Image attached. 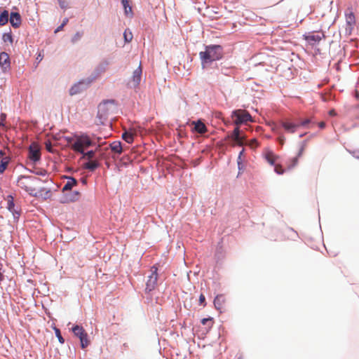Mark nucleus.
<instances>
[{"label":"nucleus","mask_w":359,"mask_h":359,"mask_svg":"<svg viewBox=\"0 0 359 359\" xmlns=\"http://www.w3.org/2000/svg\"><path fill=\"white\" fill-rule=\"evenodd\" d=\"M121 4L123 9L124 15L128 18H133V6L130 0H121Z\"/></svg>","instance_id":"obj_17"},{"label":"nucleus","mask_w":359,"mask_h":359,"mask_svg":"<svg viewBox=\"0 0 359 359\" xmlns=\"http://www.w3.org/2000/svg\"><path fill=\"white\" fill-rule=\"evenodd\" d=\"M67 345H68V348H69V353H68V355L69 358L71 357H75L76 356V348L73 346V347L72 348L70 346V344L69 343V341H67Z\"/></svg>","instance_id":"obj_43"},{"label":"nucleus","mask_w":359,"mask_h":359,"mask_svg":"<svg viewBox=\"0 0 359 359\" xmlns=\"http://www.w3.org/2000/svg\"><path fill=\"white\" fill-rule=\"evenodd\" d=\"M204 50L198 53L203 70L213 67L215 63H217L224 58V48L221 44L211 43L203 44Z\"/></svg>","instance_id":"obj_1"},{"label":"nucleus","mask_w":359,"mask_h":359,"mask_svg":"<svg viewBox=\"0 0 359 359\" xmlns=\"http://www.w3.org/2000/svg\"><path fill=\"white\" fill-rule=\"evenodd\" d=\"M263 158L271 166H273L275 168H276V159L279 158L280 157L276 155L272 151L269 150L267 153H263Z\"/></svg>","instance_id":"obj_19"},{"label":"nucleus","mask_w":359,"mask_h":359,"mask_svg":"<svg viewBox=\"0 0 359 359\" xmlns=\"http://www.w3.org/2000/svg\"><path fill=\"white\" fill-rule=\"evenodd\" d=\"M70 331L74 336L79 339L81 349H85L90 344V340L88 334L82 325L74 324L70 328Z\"/></svg>","instance_id":"obj_5"},{"label":"nucleus","mask_w":359,"mask_h":359,"mask_svg":"<svg viewBox=\"0 0 359 359\" xmlns=\"http://www.w3.org/2000/svg\"><path fill=\"white\" fill-rule=\"evenodd\" d=\"M10 21V13L3 7H0V27L6 25Z\"/></svg>","instance_id":"obj_20"},{"label":"nucleus","mask_w":359,"mask_h":359,"mask_svg":"<svg viewBox=\"0 0 359 359\" xmlns=\"http://www.w3.org/2000/svg\"><path fill=\"white\" fill-rule=\"evenodd\" d=\"M238 167L237 178H238L245 170V164L244 161H236Z\"/></svg>","instance_id":"obj_37"},{"label":"nucleus","mask_w":359,"mask_h":359,"mask_svg":"<svg viewBox=\"0 0 359 359\" xmlns=\"http://www.w3.org/2000/svg\"><path fill=\"white\" fill-rule=\"evenodd\" d=\"M95 73L92 74L86 79H81L78 81L75 82L69 89L68 92L69 95L73 96L81 93L83 90L88 88L92 82L96 79L97 75L100 74V70L97 67L95 69Z\"/></svg>","instance_id":"obj_4"},{"label":"nucleus","mask_w":359,"mask_h":359,"mask_svg":"<svg viewBox=\"0 0 359 359\" xmlns=\"http://www.w3.org/2000/svg\"><path fill=\"white\" fill-rule=\"evenodd\" d=\"M224 255L225 250L223 246V238H221L217 245L215 257L217 260H220L224 257Z\"/></svg>","instance_id":"obj_21"},{"label":"nucleus","mask_w":359,"mask_h":359,"mask_svg":"<svg viewBox=\"0 0 359 359\" xmlns=\"http://www.w3.org/2000/svg\"><path fill=\"white\" fill-rule=\"evenodd\" d=\"M41 198L43 200H46L50 198L51 196V191L50 189H47L46 188H41Z\"/></svg>","instance_id":"obj_39"},{"label":"nucleus","mask_w":359,"mask_h":359,"mask_svg":"<svg viewBox=\"0 0 359 359\" xmlns=\"http://www.w3.org/2000/svg\"><path fill=\"white\" fill-rule=\"evenodd\" d=\"M3 200H5L6 202H15L13 194L11 192H6V194L3 196Z\"/></svg>","instance_id":"obj_41"},{"label":"nucleus","mask_w":359,"mask_h":359,"mask_svg":"<svg viewBox=\"0 0 359 359\" xmlns=\"http://www.w3.org/2000/svg\"><path fill=\"white\" fill-rule=\"evenodd\" d=\"M191 123L193 125V127L191 128L192 133L204 134L208 130V127L205 125L202 118H199L192 121Z\"/></svg>","instance_id":"obj_12"},{"label":"nucleus","mask_w":359,"mask_h":359,"mask_svg":"<svg viewBox=\"0 0 359 359\" xmlns=\"http://www.w3.org/2000/svg\"><path fill=\"white\" fill-rule=\"evenodd\" d=\"M83 36V32L78 31L76 32L72 37L71 42L72 43H75L78 40H79Z\"/></svg>","instance_id":"obj_40"},{"label":"nucleus","mask_w":359,"mask_h":359,"mask_svg":"<svg viewBox=\"0 0 359 359\" xmlns=\"http://www.w3.org/2000/svg\"><path fill=\"white\" fill-rule=\"evenodd\" d=\"M25 190L32 196H34L36 195V194H34L36 190L35 188L25 186Z\"/></svg>","instance_id":"obj_51"},{"label":"nucleus","mask_w":359,"mask_h":359,"mask_svg":"<svg viewBox=\"0 0 359 359\" xmlns=\"http://www.w3.org/2000/svg\"><path fill=\"white\" fill-rule=\"evenodd\" d=\"M240 135V129L238 126L235 127L233 130H232V135L236 139H238Z\"/></svg>","instance_id":"obj_47"},{"label":"nucleus","mask_w":359,"mask_h":359,"mask_svg":"<svg viewBox=\"0 0 359 359\" xmlns=\"http://www.w3.org/2000/svg\"><path fill=\"white\" fill-rule=\"evenodd\" d=\"M151 274L148 276L146 283L145 293H150L155 290L158 283V267L153 265L151 267Z\"/></svg>","instance_id":"obj_8"},{"label":"nucleus","mask_w":359,"mask_h":359,"mask_svg":"<svg viewBox=\"0 0 359 359\" xmlns=\"http://www.w3.org/2000/svg\"><path fill=\"white\" fill-rule=\"evenodd\" d=\"M61 9L66 10L68 8V4L65 0H57Z\"/></svg>","instance_id":"obj_46"},{"label":"nucleus","mask_w":359,"mask_h":359,"mask_svg":"<svg viewBox=\"0 0 359 359\" xmlns=\"http://www.w3.org/2000/svg\"><path fill=\"white\" fill-rule=\"evenodd\" d=\"M118 102L115 99H104L97 106V118L100 120V124L105 125L110 111L116 109Z\"/></svg>","instance_id":"obj_2"},{"label":"nucleus","mask_w":359,"mask_h":359,"mask_svg":"<svg viewBox=\"0 0 359 359\" xmlns=\"http://www.w3.org/2000/svg\"><path fill=\"white\" fill-rule=\"evenodd\" d=\"M353 29V26H346V34L351 35L352 34V31Z\"/></svg>","instance_id":"obj_54"},{"label":"nucleus","mask_w":359,"mask_h":359,"mask_svg":"<svg viewBox=\"0 0 359 359\" xmlns=\"http://www.w3.org/2000/svg\"><path fill=\"white\" fill-rule=\"evenodd\" d=\"M4 272V271H3V264L0 262V282H2L5 278Z\"/></svg>","instance_id":"obj_53"},{"label":"nucleus","mask_w":359,"mask_h":359,"mask_svg":"<svg viewBox=\"0 0 359 359\" xmlns=\"http://www.w3.org/2000/svg\"><path fill=\"white\" fill-rule=\"evenodd\" d=\"M316 124H317L316 121L311 118H306L299 123L292 121L290 119H286L280 121L278 126L283 129L285 132L293 134L300 128H308L311 125L315 126Z\"/></svg>","instance_id":"obj_3"},{"label":"nucleus","mask_w":359,"mask_h":359,"mask_svg":"<svg viewBox=\"0 0 359 359\" xmlns=\"http://www.w3.org/2000/svg\"><path fill=\"white\" fill-rule=\"evenodd\" d=\"M10 161L11 158L9 156H6L1 158L0 161V175H3Z\"/></svg>","instance_id":"obj_28"},{"label":"nucleus","mask_w":359,"mask_h":359,"mask_svg":"<svg viewBox=\"0 0 359 359\" xmlns=\"http://www.w3.org/2000/svg\"><path fill=\"white\" fill-rule=\"evenodd\" d=\"M316 125H318V128L320 129V130H323L326 127V123L325 122H320L319 123H317Z\"/></svg>","instance_id":"obj_57"},{"label":"nucleus","mask_w":359,"mask_h":359,"mask_svg":"<svg viewBox=\"0 0 359 359\" xmlns=\"http://www.w3.org/2000/svg\"><path fill=\"white\" fill-rule=\"evenodd\" d=\"M79 137L82 140L83 144H85L88 147L93 146V142L90 139L89 135H88L87 133H83V132L81 133Z\"/></svg>","instance_id":"obj_29"},{"label":"nucleus","mask_w":359,"mask_h":359,"mask_svg":"<svg viewBox=\"0 0 359 359\" xmlns=\"http://www.w3.org/2000/svg\"><path fill=\"white\" fill-rule=\"evenodd\" d=\"M142 76V69L141 65H140L137 69H135L132 75V81H133V88H137L141 82Z\"/></svg>","instance_id":"obj_15"},{"label":"nucleus","mask_w":359,"mask_h":359,"mask_svg":"<svg viewBox=\"0 0 359 359\" xmlns=\"http://www.w3.org/2000/svg\"><path fill=\"white\" fill-rule=\"evenodd\" d=\"M83 142H82V140L81 138L76 140L74 144H73V147L75 149V150L76 151H78L79 154H83Z\"/></svg>","instance_id":"obj_33"},{"label":"nucleus","mask_w":359,"mask_h":359,"mask_svg":"<svg viewBox=\"0 0 359 359\" xmlns=\"http://www.w3.org/2000/svg\"><path fill=\"white\" fill-rule=\"evenodd\" d=\"M314 50H315V53L316 55H320L321 54V50H320V49L319 48H316Z\"/></svg>","instance_id":"obj_61"},{"label":"nucleus","mask_w":359,"mask_h":359,"mask_svg":"<svg viewBox=\"0 0 359 359\" xmlns=\"http://www.w3.org/2000/svg\"><path fill=\"white\" fill-rule=\"evenodd\" d=\"M245 150L243 148L239 151L236 161H244L243 157L245 154Z\"/></svg>","instance_id":"obj_50"},{"label":"nucleus","mask_w":359,"mask_h":359,"mask_svg":"<svg viewBox=\"0 0 359 359\" xmlns=\"http://www.w3.org/2000/svg\"><path fill=\"white\" fill-rule=\"evenodd\" d=\"M109 148L111 150L118 154H121L123 151L122 143L120 140H115L110 143Z\"/></svg>","instance_id":"obj_25"},{"label":"nucleus","mask_w":359,"mask_h":359,"mask_svg":"<svg viewBox=\"0 0 359 359\" xmlns=\"http://www.w3.org/2000/svg\"><path fill=\"white\" fill-rule=\"evenodd\" d=\"M201 323L202 325L208 326L205 329H206V332H208L212 326L213 318H212V317L203 318V319H201Z\"/></svg>","instance_id":"obj_31"},{"label":"nucleus","mask_w":359,"mask_h":359,"mask_svg":"<svg viewBox=\"0 0 359 359\" xmlns=\"http://www.w3.org/2000/svg\"><path fill=\"white\" fill-rule=\"evenodd\" d=\"M4 195V191L0 189V202H3V196Z\"/></svg>","instance_id":"obj_62"},{"label":"nucleus","mask_w":359,"mask_h":359,"mask_svg":"<svg viewBox=\"0 0 359 359\" xmlns=\"http://www.w3.org/2000/svg\"><path fill=\"white\" fill-rule=\"evenodd\" d=\"M325 38V32L321 29L305 32L302 35V39L306 41V44L311 47L318 46L320 41Z\"/></svg>","instance_id":"obj_6"},{"label":"nucleus","mask_w":359,"mask_h":359,"mask_svg":"<svg viewBox=\"0 0 359 359\" xmlns=\"http://www.w3.org/2000/svg\"><path fill=\"white\" fill-rule=\"evenodd\" d=\"M69 22V18H65L62 22H61V25L65 27L67 23Z\"/></svg>","instance_id":"obj_60"},{"label":"nucleus","mask_w":359,"mask_h":359,"mask_svg":"<svg viewBox=\"0 0 359 359\" xmlns=\"http://www.w3.org/2000/svg\"><path fill=\"white\" fill-rule=\"evenodd\" d=\"M231 117L233 119L236 125H243L248 122H253L252 116L248 112L240 114L237 110L234 109L231 111Z\"/></svg>","instance_id":"obj_9"},{"label":"nucleus","mask_w":359,"mask_h":359,"mask_svg":"<svg viewBox=\"0 0 359 359\" xmlns=\"http://www.w3.org/2000/svg\"><path fill=\"white\" fill-rule=\"evenodd\" d=\"M83 157L87 156L88 158H92L93 155L95 154V151L93 149L88 150L87 151H85L83 150V153L81 154Z\"/></svg>","instance_id":"obj_45"},{"label":"nucleus","mask_w":359,"mask_h":359,"mask_svg":"<svg viewBox=\"0 0 359 359\" xmlns=\"http://www.w3.org/2000/svg\"><path fill=\"white\" fill-rule=\"evenodd\" d=\"M123 37L124 43L126 44L129 43L130 42H131V41H132V39L133 38V33H132V32L130 31V29L129 28H126L124 30L123 34Z\"/></svg>","instance_id":"obj_30"},{"label":"nucleus","mask_w":359,"mask_h":359,"mask_svg":"<svg viewBox=\"0 0 359 359\" xmlns=\"http://www.w3.org/2000/svg\"><path fill=\"white\" fill-rule=\"evenodd\" d=\"M29 154L28 156V159L33 164H37L41 162V156L39 154V149L34 147L33 144H31L29 146Z\"/></svg>","instance_id":"obj_13"},{"label":"nucleus","mask_w":359,"mask_h":359,"mask_svg":"<svg viewBox=\"0 0 359 359\" xmlns=\"http://www.w3.org/2000/svg\"><path fill=\"white\" fill-rule=\"evenodd\" d=\"M1 40L4 43H8L10 45L13 46L15 41V36L13 34L11 27H9L8 32H5L2 34Z\"/></svg>","instance_id":"obj_23"},{"label":"nucleus","mask_w":359,"mask_h":359,"mask_svg":"<svg viewBox=\"0 0 359 359\" xmlns=\"http://www.w3.org/2000/svg\"><path fill=\"white\" fill-rule=\"evenodd\" d=\"M345 18L346 26H354L355 24V16L352 6H349L345 11Z\"/></svg>","instance_id":"obj_18"},{"label":"nucleus","mask_w":359,"mask_h":359,"mask_svg":"<svg viewBox=\"0 0 359 359\" xmlns=\"http://www.w3.org/2000/svg\"><path fill=\"white\" fill-rule=\"evenodd\" d=\"M41 193H42V191H41V188L40 189L37 190V191H36V190H35L34 194H36V195H35L34 196H35L36 198H41V196H42V195H41Z\"/></svg>","instance_id":"obj_58"},{"label":"nucleus","mask_w":359,"mask_h":359,"mask_svg":"<svg viewBox=\"0 0 359 359\" xmlns=\"http://www.w3.org/2000/svg\"><path fill=\"white\" fill-rule=\"evenodd\" d=\"M224 302L225 298L222 294H217L213 300L214 306L219 313H222V309Z\"/></svg>","instance_id":"obj_22"},{"label":"nucleus","mask_w":359,"mask_h":359,"mask_svg":"<svg viewBox=\"0 0 359 359\" xmlns=\"http://www.w3.org/2000/svg\"><path fill=\"white\" fill-rule=\"evenodd\" d=\"M278 230L276 229L274 235H268V238L271 240H276L278 237Z\"/></svg>","instance_id":"obj_55"},{"label":"nucleus","mask_w":359,"mask_h":359,"mask_svg":"<svg viewBox=\"0 0 359 359\" xmlns=\"http://www.w3.org/2000/svg\"><path fill=\"white\" fill-rule=\"evenodd\" d=\"M100 167V164L97 161H88L84 164V168L93 172Z\"/></svg>","instance_id":"obj_27"},{"label":"nucleus","mask_w":359,"mask_h":359,"mask_svg":"<svg viewBox=\"0 0 359 359\" xmlns=\"http://www.w3.org/2000/svg\"><path fill=\"white\" fill-rule=\"evenodd\" d=\"M21 179H28V180H31L34 181V182L35 181H41V180L39 177H35V176H32V175H20L18 177V180L19 181Z\"/></svg>","instance_id":"obj_42"},{"label":"nucleus","mask_w":359,"mask_h":359,"mask_svg":"<svg viewBox=\"0 0 359 359\" xmlns=\"http://www.w3.org/2000/svg\"><path fill=\"white\" fill-rule=\"evenodd\" d=\"M62 138L66 140L67 142H70L73 140V137L72 136H67V135H62Z\"/></svg>","instance_id":"obj_56"},{"label":"nucleus","mask_w":359,"mask_h":359,"mask_svg":"<svg viewBox=\"0 0 359 359\" xmlns=\"http://www.w3.org/2000/svg\"><path fill=\"white\" fill-rule=\"evenodd\" d=\"M277 142L279 144V147H282L285 142V137L283 134H280L277 137Z\"/></svg>","instance_id":"obj_44"},{"label":"nucleus","mask_w":359,"mask_h":359,"mask_svg":"<svg viewBox=\"0 0 359 359\" xmlns=\"http://www.w3.org/2000/svg\"><path fill=\"white\" fill-rule=\"evenodd\" d=\"M22 22V16L20 13L19 9L17 6H13L10 12V24L11 26L15 29L20 27Z\"/></svg>","instance_id":"obj_10"},{"label":"nucleus","mask_w":359,"mask_h":359,"mask_svg":"<svg viewBox=\"0 0 359 359\" xmlns=\"http://www.w3.org/2000/svg\"><path fill=\"white\" fill-rule=\"evenodd\" d=\"M43 57H44L43 50L42 49L41 50H39L36 53V60L34 62V69L37 68V67L39 66V64L43 59Z\"/></svg>","instance_id":"obj_35"},{"label":"nucleus","mask_w":359,"mask_h":359,"mask_svg":"<svg viewBox=\"0 0 359 359\" xmlns=\"http://www.w3.org/2000/svg\"><path fill=\"white\" fill-rule=\"evenodd\" d=\"M299 158L300 157H297V156L296 155L295 156H294L290 159V164L287 166V168L279 169L278 168H275L274 172L278 175L284 174L286 171L294 168L297 165Z\"/></svg>","instance_id":"obj_16"},{"label":"nucleus","mask_w":359,"mask_h":359,"mask_svg":"<svg viewBox=\"0 0 359 359\" xmlns=\"http://www.w3.org/2000/svg\"><path fill=\"white\" fill-rule=\"evenodd\" d=\"M121 138L128 144H132L134 141V135L131 130H125L121 135Z\"/></svg>","instance_id":"obj_26"},{"label":"nucleus","mask_w":359,"mask_h":359,"mask_svg":"<svg viewBox=\"0 0 359 359\" xmlns=\"http://www.w3.org/2000/svg\"><path fill=\"white\" fill-rule=\"evenodd\" d=\"M53 330H54V332H55V337L57 338L58 339V341L63 344H65V338L62 336V334H61V332H60V330L59 328H57V327L54 326L53 327Z\"/></svg>","instance_id":"obj_36"},{"label":"nucleus","mask_w":359,"mask_h":359,"mask_svg":"<svg viewBox=\"0 0 359 359\" xmlns=\"http://www.w3.org/2000/svg\"><path fill=\"white\" fill-rule=\"evenodd\" d=\"M27 171L29 172V173L34 174L35 175H37V176L45 177L48 175V171L46 170L45 169H40L38 170H36L35 169H27Z\"/></svg>","instance_id":"obj_32"},{"label":"nucleus","mask_w":359,"mask_h":359,"mask_svg":"<svg viewBox=\"0 0 359 359\" xmlns=\"http://www.w3.org/2000/svg\"><path fill=\"white\" fill-rule=\"evenodd\" d=\"M46 145V149L49 153H53V149H52V144L50 141H48L45 144Z\"/></svg>","instance_id":"obj_52"},{"label":"nucleus","mask_w":359,"mask_h":359,"mask_svg":"<svg viewBox=\"0 0 359 359\" xmlns=\"http://www.w3.org/2000/svg\"><path fill=\"white\" fill-rule=\"evenodd\" d=\"M80 192L79 191H74L70 195L68 201H60V202H76L79 199Z\"/></svg>","instance_id":"obj_34"},{"label":"nucleus","mask_w":359,"mask_h":359,"mask_svg":"<svg viewBox=\"0 0 359 359\" xmlns=\"http://www.w3.org/2000/svg\"><path fill=\"white\" fill-rule=\"evenodd\" d=\"M309 141V139H306L304 140H303L302 142H300V147H299V149L297 153V157H301L302 155H303V153L304 151V149H305V147Z\"/></svg>","instance_id":"obj_38"},{"label":"nucleus","mask_w":359,"mask_h":359,"mask_svg":"<svg viewBox=\"0 0 359 359\" xmlns=\"http://www.w3.org/2000/svg\"><path fill=\"white\" fill-rule=\"evenodd\" d=\"M64 178L67 180L66 184L63 187V190L71 189L74 186L77 184V180L75 177L71 175H65Z\"/></svg>","instance_id":"obj_24"},{"label":"nucleus","mask_w":359,"mask_h":359,"mask_svg":"<svg viewBox=\"0 0 359 359\" xmlns=\"http://www.w3.org/2000/svg\"><path fill=\"white\" fill-rule=\"evenodd\" d=\"M287 229L293 233V236H291V238L292 240H295L296 238L299 237L297 232L296 231H294L293 228L287 226Z\"/></svg>","instance_id":"obj_48"},{"label":"nucleus","mask_w":359,"mask_h":359,"mask_svg":"<svg viewBox=\"0 0 359 359\" xmlns=\"http://www.w3.org/2000/svg\"><path fill=\"white\" fill-rule=\"evenodd\" d=\"M7 209L11 212L13 216L14 222H18L21 215V207L18 203H6Z\"/></svg>","instance_id":"obj_14"},{"label":"nucleus","mask_w":359,"mask_h":359,"mask_svg":"<svg viewBox=\"0 0 359 359\" xmlns=\"http://www.w3.org/2000/svg\"><path fill=\"white\" fill-rule=\"evenodd\" d=\"M307 133H306V132L302 133L299 134V137L302 138V137H304Z\"/></svg>","instance_id":"obj_64"},{"label":"nucleus","mask_w":359,"mask_h":359,"mask_svg":"<svg viewBox=\"0 0 359 359\" xmlns=\"http://www.w3.org/2000/svg\"><path fill=\"white\" fill-rule=\"evenodd\" d=\"M20 167L22 168L24 170H25L27 171V169H29L27 167H26L24 164L22 163H19L18 165Z\"/></svg>","instance_id":"obj_63"},{"label":"nucleus","mask_w":359,"mask_h":359,"mask_svg":"<svg viewBox=\"0 0 359 359\" xmlns=\"http://www.w3.org/2000/svg\"><path fill=\"white\" fill-rule=\"evenodd\" d=\"M213 68L219 73L226 76H233L237 72V67L229 64L226 60L221 62L220 63H215Z\"/></svg>","instance_id":"obj_7"},{"label":"nucleus","mask_w":359,"mask_h":359,"mask_svg":"<svg viewBox=\"0 0 359 359\" xmlns=\"http://www.w3.org/2000/svg\"><path fill=\"white\" fill-rule=\"evenodd\" d=\"M0 69L4 74L8 73L11 69V57L6 51L0 53Z\"/></svg>","instance_id":"obj_11"},{"label":"nucleus","mask_w":359,"mask_h":359,"mask_svg":"<svg viewBox=\"0 0 359 359\" xmlns=\"http://www.w3.org/2000/svg\"><path fill=\"white\" fill-rule=\"evenodd\" d=\"M198 302L199 304L201 306H205L206 305L205 297L204 296L203 294H201V295L199 296Z\"/></svg>","instance_id":"obj_49"},{"label":"nucleus","mask_w":359,"mask_h":359,"mask_svg":"<svg viewBox=\"0 0 359 359\" xmlns=\"http://www.w3.org/2000/svg\"><path fill=\"white\" fill-rule=\"evenodd\" d=\"M63 29H64V27H63V26H62L61 25H60L59 26H57V27L55 29V30H54V33H57V32H60V31H62V30H63Z\"/></svg>","instance_id":"obj_59"}]
</instances>
